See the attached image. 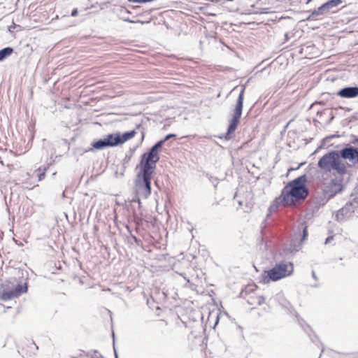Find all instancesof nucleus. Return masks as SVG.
I'll return each mask as SVG.
<instances>
[{"mask_svg":"<svg viewBox=\"0 0 358 358\" xmlns=\"http://www.w3.org/2000/svg\"><path fill=\"white\" fill-rule=\"evenodd\" d=\"M305 331H306V333L309 334V333H308V331H307V329H305ZM308 336L310 337V334H308Z\"/></svg>","mask_w":358,"mask_h":358,"instance_id":"30","label":"nucleus"},{"mask_svg":"<svg viewBox=\"0 0 358 358\" xmlns=\"http://www.w3.org/2000/svg\"><path fill=\"white\" fill-rule=\"evenodd\" d=\"M357 192H358V187H357Z\"/></svg>","mask_w":358,"mask_h":358,"instance_id":"34","label":"nucleus"},{"mask_svg":"<svg viewBox=\"0 0 358 358\" xmlns=\"http://www.w3.org/2000/svg\"><path fill=\"white\" fill-rule=\"evenodd\" d=\"M113 350H114V352H115V358H117V351H116V349H115V343H113Z\"/></svg>","mask_w":358,"mask_h":358,"instance_id":"26","label":"nucleus"},{"mask_svg":"<svg viewBox=\"0 0 358 358\" xmlns=\"http://www.w3.org/2000/svg\"><path fill=\"white\" fill-rule=\"evenodd\" d=\"M338 152L341 159L348 160L354 166L358 164V149L357 148L348 146Z\"/></svg>","mask_w":358,"mask_h":358,"instance_id":"8","label":"nucleus"},{"mask_svg":"<svg viewBox=\"0 0 358 358\" xmlns=\"http://www.w3.org/2000/svg\"><path fill=\"white\" fill-rule=\"evenodd\" d=\"M311 0H307V3H308Z\"/></svg>","mask_w":358,"mask_h":358,"instance_id":"33","label":"nucleus"},{"mask_svg":"<svg viewBox=\"0 0 358 358\" xmlns=\"http://www.w3.org/2000/svg\"><path fill=\"white\" fill-rule=\"evenodd\" d=\"M333 239V236H329L327 238L326 241H325V243L327 244L329 243H330V241Z\"/></svg>","mask_w":358,"mask_h":358,"instance_id":"25","label":"nucleus"},{"mask_svg":"<svg viewBox=\"0 0 358 358\" xmlns=\"http://www.w3.org/2000/svg\"><path fill=\"white\" fill-rule=\"evenodd\" d=\"M317 165L325 172H333L340 176L348 174L347 167L342 162L338 151H331L324 155L320 159Z\"/></svg>","mask_w":358,"mask_h":358,"instance_id":"3","label":"nucleus"},{"mask_svg":"<svg viewBox=\"0 0 358 358\" xmlns=\"http://www.w3.org/2000/svg\"><path fill=\"white\" fill-rule=\"evenodd\" d=\"M13 52V48L11 47H6L0 50V62L3 61Z\"/></svg>","mask_w":358,"mask_h":358,"instance_id":"17","label":"nucleus"},{"mask_svg":"<svg viewBox=\"0 0 358 358\" xmlns=\"http://www.w3.org/2000/svg\"><path fill=\"white\" fill-rule=\"evenodd\" d=\"M352 208V203H347L337 212L336 215V220L340 222H343L350 217L353 213Z\"/></svg>","mask_w":358,"mask_h":358,"instance_id":"10","label":"nucleus"},{"mask_svg":"<svg viewBox=\"0 0 358 358\" xmlns=\"http://www.w3.org/2000/svg\"><path fill=\"white\" fill-rule=\"evenodd\" d=\"M305 331H306V333L309 334V333H308V331H307V329H305ZM308 336L310 337V334H308Z\"/></svg>","mask_w":358,"mask_h":358,"instance_id":"31","label":"nucleus"},{"mask_svg":"<svg viewBox=\"0 0 358 358\" xmlns=\"http://www.w3.org/2000/svg\"><path fill=\"white\" fill-rule=\"evenodd\" d=\"M108 147H114L120 144V133L110 134L105 137Z\"/></svg>","mask_w":358,"mask_h":358,"instance_id":"12","label":"nucleus"},{"mask_svg":"<svg viewBox=\"0 0 358 358\" xmlns=\"http://www.w3.org/2000/svg\"><path fill=\"white\" fill-rule=\"evenodd\" d=\"M27 292V285L20 283L15 278H10L4 282L0 288V299L11 300Z\"/></svg>","mask_w":358,"mask_h":358,"instance_id":"4","label":"nucleus"},{"mask_svg":"<svg viewBox=\"0 0 358 358\" xmlns=\"http://www.w3.org/2000/svg\"><path fill=\"white\" fill-rule=\"evenodd\" d=\"M154 159L143 155L140 162L141 173L138 174V178H141L142 181H139L137 186L138 195L143 199H147L151 193V179L152 175L156 168V164Z\"/></svg>","mask_w":358,"mask_h":358,"instance_id":"2","label":"nucleus"},{"mask_svg":"<svg viewBox=\"0 0 358 358\" xmlns=\"http://www.w3.org/2000/svg\"><path fill=\"white\" fill-rule=\"evenodd\" d=\"M88 356H90L91 358H103V356L96 350L93 351L91 355L89 353Z\"/></svg>","mask_w":358,"mask_h":358,"instance_id":"22","label":"nucleus"},{"mask_svg":"<svg viewBox=\"0 0 358 358\" xmlns=\"http://www.w3.org/2000/svg\"><path fill=\"white\" fill-rule=\"evenodd\" d=\"M343 189V176H336L324 184L323 187L324 196L328 199L332 198Z\"/></svg>","mask_w":358,"mask_h":358,"instance_id":"7","label":"nucleus"},{"mask_svg":"<svg viewBox=\"0 0 358 358\" xmlns=\"http://www.w3.org/2000/svg\"><path fill=\"white\" fill-rule=\"evenodd\" d=\"M312 276L314 279L317 280V276L314 271H312Z\"/></svg>","mask_w":358,"mask_h":358,"instance_id":"27","label":"nucleus"},{"mask_svg":"<svg viewBox=\"0 0 358 358\" xmlns=\"http://www.w3.org/2000/svg\"><path fill=\"white\" fill-rule=\"evenodd\" d=\"M78 9H77V8H74V9H73V10L71 11V15L72 17H76V16H77V15H78Z\"/></svg>","mask_w":358,"mask_h":358,"instance_id":"23","label":"nucleus"},{"mask_svg":"<svg viewBox=\"0 0 358 358\" xmlns=\"http://www.w3.org/2000/svg\"><path fill=\"white\" fill-rule=\"evenodd\" d=\"M277 207H278V204L273 203V205H271L270 206L269 209H270L271 211H272V210H275Z\"/></svg>","mask_w":358,"mask_h":358,"instance_id":"24","label":"nucleus"},{"mask_svg":"<svg viewBox=\"0 0 358 358\" xmlns=\"http://www.w3.org/2000/svg\"><path fill=\"white\" fill-rule=\"evenodd\" d=\"M46 170H47L46 168H44L43 170H41V168H38L37 169V171L40 172L38 174V181H41L42 180H43L45 178Z\"/></svg>","mask_w":358,"mask_h":358,"instance_id":"21","label":"nucleus"},{"mask_svg":"<svg viewBox=\"0 0 358 358\" xmlns=\"http://www.w3.org/2000/svg\"><path fill=\"white\" fill-rule=\"evenodd\" d=\"M244 91L245 87H243L239 93L236 107L234 111V115L230 124L229 125L227 133L225 136V139L229 140L232 138V135L236 129L239 123L240 118L241 117L243 106V99H244Z\"/></svg>","mask_w":358,"mask_h":358,"instance_id":"6","label":"nucleus"},{"mask_svg":"<svg viewBox=\"0 0 358 358\" xmlns=\"http://www.w3.org/2000/svg\"><path fill=\"white\" fill-rule=\"evenodd\" d=\"M294 271L293 264L290 262H281L276 264L271 269L265 272L263 278L265 282L270 280L272 281L278 280L282 278L290 275Z\"/></svg>","mask_w":358,"mask_h":358,"instance_id":"5","label":"nucleus"},{"mask_svg":"<svg viewBox=\"0 0 358 358\" xmlns=\"http://www.w3.org/2000/svg\"><path fill=\"white\" fill-rule=\"evenodd\" d=\"M300 230L301 229L302 230V237L301 238V241H303L304 240H306L307 236H308V231H307V227L306 225H304L303 224H302L300 227Z\"/></svg>","mask_w":358,"mask_h":358,"instance_id":"20","label":"nucleus"},{"mask_svg":"<svg viewBox=\"0 0 358 358\" xmlns=\"http://www.w3.org/2000/svg\"><path fill=\"white\" fill-rule=\"evenodd\" d=\"M337 94L343 98H355L358 96V87H347L340 90Z\"/></svg>","mask_w":358,"mask_h":358,"instance_id":"11","label":"nucleus"},{"mask_svg":"<svg viewBox=\"0 0 358 358\" xmlns=\"http://www.w3.org/2000/svg\"><path fill=\"white\" fill-rule=\"evenodd\" d=\"M284 62H285V66L288 65L287 59L285 56L280 55L275 60H273L268 66L270 67H277L278 65H283Z\"/></svg>","mask_w":358,"mask_h":358,"instance_id":"15","label":"nucleus"},{"mask_svg":"<svg viewBox=\"0 0 358 358\" xmlns=\"http://www.w3.org/2000/svg\"><path fill=\"white\" fill-rule=\"evenodd\" d=\"M92 147L96 150H102L105 148H108L105 138L94 142Z\"/></svg>","mask_w":358,"mask_h":358,"instance_id":"18","label":"nucleus"},{"mask_svg":"<svg viewBox=\"0 0 358 358\" xmlns=\"http://www.w3.org/2000/svg\"><path fill=\"white\" fill-rule=\"evenodd\" d=\"M310 339L312 340V341H313V342H314V343H315V342H316V340H315V339H314L313 338H312L311 336H310Z\"/></svg>","mask_w":358,"mask_h":358,"instance_id":"29","label":"nucleus"},{"mask_svg":"<svg viewBox=\"0 0 358 358\" xmlns=\"http://www.w3.org/2000/svg\"><path fill=\"white\" fill-rule=\"evenodd\" d=\"M72 358H76V357H73Z\"/></svg>","mask_w":358,"mask_h":358,"instance_id":"35","label":"nucleus"},{"mask_svg":"<svg viewBox=\"0 0 358 358\" xmlns=\"http://www.w3.org/2000/svg\"><path fill=\"white\" fill-rule=\"evenodd\" d=\"M308 178L303 174L290 181L282 189L281 194L276 203H282L285 206H294L295 203L305 199L308 195V189L306 187Z\"/></svg>","mask_w":358,"mask_h":358,"instance_id":"1","label":"nucleus"},{"mask_svg":"<svg viewBox=\"0 0 358 358\" xmlns=\"http://www.w3.org/2000/svg\"><path fill=\"white\" fill-rule=\"evenodd\" d=\"M342 3V0H329L326 3H323V6L326 9L327 13H329L330 10L339 6Z\"/></svg>","mask_w":358,"mask_h":358,"instance_id":"14","label":"nucleus"},{"mask_svg":"<svg viewBox=\"0 0 358 358\" xmlns=\"http://www.w3.org/2000/svg\"><path fill=\"white\" fill-rule=\"evenodd\" d=\"M264 302V298L262 296H256L252 299V301L249 300L248 303L250 305H258L260 306Z\"/></svg>","mask_w":358,"mask_h":358,"instance_id":"19","label":"nucleus"},{"mask_svg":"<svg viewBox=\"0 0 358 358\" xmlns=\"http://www.w3.org/2000/svg\"><path fill=\"white\" fill-rule=\"evenodd\" d=\"M136 131L134 130H131L129 131L124 132L122 135L120 134V144L124 143V142L131 139L134 138L136 135Z\"/></svg>","mask_w":358,"mask_h":358,"instance_id":"16","label":"nucleus"},{"mask_svg":"<svg viewBox=\"0 0 358 358\" xmlns=\"http://www.w3.org/2000/svg\"><path fill=\"white\" fill-rule=\"evenodd\" d=\"M138 203H139V204L141 203V201H140V199H139V198L138 199Z\"/></svg>","mask_w":358,"mask_h":358,"instance_id":"32","label":"nucleus"},{"mask_svg":"<svg viewBox=\"0 0 358 358\" xmlns=\"http://www.w3.org/2000/svg\"><path fill=\"white\" fill-rule=\"evenodd\" d=\"M176 135L173 134H170L166 136V137L156 143L148 151L147 153H144L143 155L148 157L152 159H154L155 162H158L159 160V155L158 154L159 150L162 147L163 144L167 141L168 140L176 138Z\"/></svg>","mask_w":358,"mask_h":358,"instance_id":"9","label":"nucleus"},{"mask_svg":"<svg viewBox=\"0 0 358 358\" xmlns=\"http://www.w3.org/2000/svg\"><path fill=\"white\" fill-rule=\"evenodd\" d=\"M327 13H328L327 12L323 5H321L317 9H315L311 12V14L310 15L308 18L316 19L319 16L324 15Z\"/></svg>","mask_w":358,"mask_h":358,"instance_id":"13","label":"nucleus"},{"mask_svg":"<svg viewBox=\"0 0 358 358\" xmlns=\"http://www.w3.org/2000/svg\"><path fill=\"white\" fill-rule=\"evenodd\" d=\"M124 20L126 21V22H131V23L134 22V21L129 20V18L124 19Z\"/></svg>","mask_w":358,"mask_h":358,"instance_id":"28","label":"nucleus"}]
</instances>
